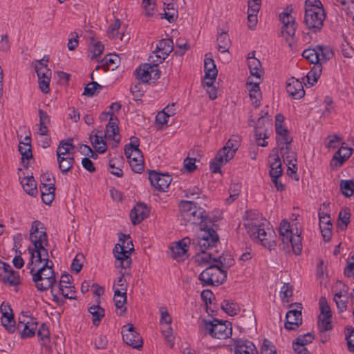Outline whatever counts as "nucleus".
Segmentation results:
<instances>
[{
	"label": "nucleus",
	"instance_id": "26",
	"mask_svg": "<svg viewBox=\"0 0 354 354\" xmlns=\"http://www.w3.org/2000/svg\"><path fill=\"white\" fill-rule=\"evenodd\" d=\"M37 326L38 322L35 320V322H30L28 324H23L20 328L19 326H16V330L19 332L21 339L30 338L35 336Z\"/></svg>",
	"mask_w": 354,
	"mask_h": 354
},
{
	"label": "nucleus",
	"instance_id": "12",
	"mask_svg": "<svg viewBox=\"0 0 354 354\" xmlns=\"http://www.w3.org/2000/svg\"><path fill=\"white\" fill-rule=\"evenodd\" d=\"M122 335L125 344L133 348L139 350L142 348V338L132 324H128L122 328Z\"/></svg>",
	"mask_w": 354,
	"mask_h": 354
},
{
	"label": "nucleus",
	"instance_id": "60",
	"mask_svg": "<svg viewBox=\"0 0 354 354\" xmlns=\"http://www.w3.org/2000/svg\"><path fill=\"white\" fill-rule=\"evenodd\" d=\"M69 144L65 142V140H62L59 142L58 148L57 149V158H64V156L69 153L70 149L68 147Z\"/></svg>",
	"mask_w": 354,
	"mask_h": 354
},
{
	"label": "nucleus",
	"instance_id": "61",
	"mask_svg": "<svg viewBox=\"0 0 354 354\" xmlns=\"http://www.w3.org/2000/svg\"><path fill=\"white\" fill-rule=\"evenodd\" d=\"M35 68L38 80L50 78L51 71L49 68L39 66H35Z\"/></svg>",
	"mask_w": 354,
	"mask_h": 354
},
{
	"label": "nucleus",
	"instance_id": "7",
	"mask_svg": "<svg viewBox=\"0 0 354 354\" xmlns=\"http://www.w3.org/2000/svg\"><path fill=\"white\" fill-rule=\"evenodd\" d=\"M326 17L325 11L318 12L308 9L305 12L304 23L311 33L316 34L322 30Z\"/></svg>",
	"mask_w": 354,
	"mask_h": 354
},
{
	"label": "nucleus",
	"instance_id": "13",
	"mask_svg": "<svg viewBox=\"0 0 354 354\" xmlns=\"http://www.w3.org/2000/svg\"><path fill=\"white\" fill-rule=\"evenodd\" d=\"M254 239H258L261 245L270 250L274 248L277 245L276 234L273 229L264 227L259 230V232L254 236Z\"/></svg>",
	"mask_w": 354,
	"mask_h": 354
},
{
	"label": "nucleus",
	"instance_id": "64",
	"mask_svg": "<svg viewBox=\"0 0 354 354\" xmlns=\"http://www.w3.org/2000/svg\"><path fill=\"white\" fill-rule=\"evenodd\" d=\"M121 26V21L119 19H115L113 24H112L109 28V37L115 38L118 35V30Z\"/></svg>",
	"mask_w": 354,
	"mask_h": 354
},
{
	"label": "nucleus",
	"instance_id": "58",
	"mask_svg": "<svg viewBox=\"0 0 354 354\" xmlns=\"http://www.w3.org/2000/svg\"><path fill=\"white\" fill-rule=\"evenodd\" d=\"M280 295L283 301L288 302V297L292 295V286L290 283H284L281 288Z\"/></svg>",
	"mask_w": 354,
	"mask_h": 354
},
{
	"label": "nucleus",
	"instance_id": "14",
	"mask_svg": "<svg viewBox=\"0 0 354 354\" xmlns=\"http://www.w3.org/2000/svg\"><path fill=\"white\" fill-rule=\"evenodd\" d=\"M302 324L301 310L292 309L287 312L284 327L288 330H297Z\"/></svg>",
	"mask_w": 354,
	"mask_h": 354
},
{
	"label": "nucleus",
	"instance_id": "20",
	"mask_svg": "<svg viewBox=\"0 0 354 354\" xmlns=\"http://www.w3.org/2000/svg\"><path fill=\"white\" fill-rule=\"evenodd\" d=\"M280 20L283 24L281 32L293 37L297 28L295 19L288 12H282L279 15Z\"/></svg>",
	"mask_w": 354,
	"mask_h": 354
},
{
	"label": "nucleus",
	"instance_id": "49",
	"mask_svg": "<svg viewBox=\"0 0 354 354\" xmlns=\"http://www.w3.org/2000/svg\"><path fill=\"white\" fill-rule=\"evenodd\" d=\"M37 336L41 340V344L45 346L50 340V331L46 324L42 323L37 330Z\"/></svg>",
	"mask_w": 354,
	"mask_h": 354
},
{
	"label": "nucleus",
	"instance_id": "31",
	"mask_svg": "<svg viewBox=\"0 0 354 354\" xmlns=\"http://www.w3.org/2000/svg\"><path fill=\"white\" fill-rule=\"evenodd\" d=\"M195 212L194 214H192L190 216L191 219H193V221H187L192 225L201 224V226L203 225V223L206 221L208 218V215L207 214L205 210L202 207H195V208L192 211Z\"/></svg>",
	"mask_w": 354,
	"mask_h": 354
},
{
	"label": "nucleus",
	"instance_id": "27",
	"mask_svg": "<svg viewBox=\"0 0 354 354\" xmlns=\"http://www.w3.org/2000/svg\"><path fill=\"white\" fill-rule=\"evenodd\" d=\"M247 86L249 90L250 97L252 100V104L255 108H258L260 106L261 99L259 82L253 83L247 82Z\"/></svg>",
	"mask_w": 354,
	"mask_h": 354
},
{
	"label": "nucleus",
	"instance_id": "57",
	"mask_svg": "<svg viewBox=\"0 0 354 354\" xmlns=\"http://www.w3.org/2000/svg\"><path fill=\"white\" fill-rule=\"evenodd\" d=\"M142 82H139L136 84L132 85L131 87V92L133 96V99L136 101L141 100V97L143 95L144 91L142 89Z\"/></svg>",
	"mask_w": 354,
	"mask_h": 354
},
{
	"label": "nucleus",
	"instance_id": "51",
	"mask_svg": "<svg viewBox=\"0 0 354 354\" xmlns=\"http://www.w3.org/2000/svg\"><path fill=\"white\" fill-rule=\"evenodd\" d=\"M213 261L217 263L222 268H229L234 263V260L231 255H221L218 258H214Z\"/></svg>",
	"mask_w": 354,
	"mask_h": 354
},
{
	"label": "nucleus",
	"instance_id": "48",
	"mask_svg": "<svg viewBox=\"0 0 354 354\" xmlns=\"http://www.w3.org/2000/svg\"><path fill=\"white\" fill-rule=\"evenodd\" d=\"M2 281L4 283H8L10 286H16L20 284V276L19 272L12 270L9 273L5 274Z\"/></svg>",
	"mask_w": 354,
	"mask_h": 354
},
{
	"label": "nucleus",
	"instance_id": "34",
	"mask_svg": "<svg viewBox=\"0 0 354 354\" xmlns=\"http://www.w3.org/2000/svg\"><path fill=\"white\" fill-rule=\"evenodd\" d=\"M247 60L251 75L260 78L263 71L261 62L254 57H248Z\"/></svg>",
	"mask_w": 354,
	"mask_h": 354
},
{
	"label": "nucleus",
	"instance_id": "23",
	"mask_svg": "<svg viewBox=\"0 0 354 354\" xmlns=\"http://www.w3.org/2000/svg\"><path fill=\"white\" fill-rule=\"evenodd\" d=\"M113 300L115 306L117 309H120L119 315H123L126 311L127 308L124 305L127 303V287L122 288L121 290L116 289L114 291Z\"/></svg>",
	"mask_w": 354,
	"mask_h": 354
},
{
	"label": "nucleus",
	"instance_id": "2",
	"mask_svg": "<svg viewBox=\"0 0 354 354\" xmlns=\"http://www.w3.org/2000/svg\"><path fill=\"white\" fill-rule=\"evenodd\" d=\"M200 331L204 335H209L212 337L218 339H225L232 334L231 322L214 318L207 321L203 319L200 324Z\"/></svg>",
	"mask_w": 354,
	"mask_h": 354
},
{
	"label": "nucleus",
	"instance_id": "42",
	"mask_svg": "<svg viewBox=\"0 0 354 354\" xmlns=\"http://www.w3.org/2000/svg\"><path fill=\"white\" fill-rule=\"evenodd\" d=\"M164 18L166 19L169 23L174 22L178 16V10L175 7L174 3H169L166 4L164 8Z\"/></svg>",
	"mask_w": 354,
	"mask_h": 354
},
{
	"label": "nucleus",
	"instance_id": "17",
	"mask_svg": "<svg viewBox=\"0 0 354 354\" xmlns=\"http://www.w3.org/2000/svg\"><path fill=\"white\" fill-rule=\"evenodd\" d=\"M149 209L145 204L142 203H137L130 212L132 224L136 225L140 223L149 216Z\"/></svg>",
	"mask_w": 354,
	"mask_h": 354
},
{
	"label": "nucleus",
	"instance_id": "25",
	"mask_svg": "<svg viewBox=\"0 0 354 354\" xmlns=\"http://www.w3.org/2000/svg\"><path fill=\"white\" fill-rule=\"evenodd\" d=\"M195 207H196V203L193 201H181L179 203V211L180 213V216L183 220L185 221H193L190 218V215L194 214V212H192Z\"/></svg>",
	"mask_w": 354,
	"mask_h": 354
},
{
	"label": "nucleus",
	"instance_id": "37",
	"mask_svg": "<svg viewBox=\"0 0 354 354\" xmlns=\"http://www.w3.org/2000/svg\"><path fill=\"white\" fill-rule=\"evenodd\" d=\"M322 67L321 64H318L313 65V68L306 75L307 82L310 86H313L317 82L322 74Z\"/></svg>",
	"mask_w": 354,
	"mask_h": 354
},
{
	"label": "nucleus",
	"instance_id": "53",
	"mask_svg": "<svg viewBox=\"0 0 354 354\" xmlns=\"http://www.w3.org/2000/svg\"><path fill=\"white\" fill-rule=\"evenodd\" d=\"M311 9L313 11H325L324 6L320 0H306L305 1V11Z\"/></svg>",
	"mask_w": 354,
	"mask_h": 354
},
{
	"label": "nucleus",
	"instance_id": "38",
	"mask_svg": "<svg viewBox=\"0 0 354 354\" xmlns=\"http://www.w3.org/2000/svg\"><path fill=\"white\" fill-rule=\"evenodd\" d=\"M221 309L230 316L236 315L240 311L238 304L231 300H223Z\"/></svg>",
	"mask_w": 354,
	"mask_h": 354
},
{
	"label": "nucleus",
	"instance_id": "11",
	"mask_svg": "<svg viewBox=\"0 0 354 354\" xmlns=\"http://www.w3.org/2000/svg\"><path fill=\"white\" fill-rule=\"evenodd\" d=\"M174 50V42L171 39H162L158 41L156 49L149 56L150 62H162Z\"/></svg>",
	"mask_w": 354,
	"mask_h": 354
},
{
	"label": "nucleus",
	"instance_id": "55",
	"mask_svg": "<svg viewBox=\"0 0 354 354\" xmlns=\"http://www.w3.org/2000/svg\"><path fill=\"white\" fill-rule=\"evenodd\" d=\"M171 177L165 174H162L158 185L157 189L161 192H165L171 182Z\"/></svg>",
	"mask_w": 354,
	"mask_h": 354
},
{
	"label": "nucleus",
	"instance_id": "41",
	"mask_svg": "<svg viewBox=\"0 0 354 354\" xmlns=\"http://www.w3.org/2000/svg\"><path fill=\"white\" fill-rule=\"evenodd\" d=\"M223 162H225V156H223V153L219 151L210 162L209 169L214 174L221 173V167Z\"/></svg>",
	"mask_w": 354,
	"mask_h": 354
},
{
	"label": "nucleus",
	"instance_id": "63",
	"mask_svg": "<svg viewBox=\"0 0 354 354\" xmlns=\"http://www.w3.org/2000/svg\"><path fill=\"white\" fill-rule=\"evenodd\" d=\"M91 59H94L95 58H97L98 56H100L103 50H104V46L100 42V41H96V42H94L92 45V47H91Z\"/></svg>",
	"mask_w": 354,
	"mask_h": 354
},
{
	"label": "nucleus",
	"instance_id": "33",
	"mask_svg": "<svg viewBox=\"0 0 354 354\" xmlns=\"http://www.w3.org/2000/svg\"><path fill=\"white\" fill-rule=\"evenodd\" d=\"M205 55L204 62L205 77H211V79H216L218 73L214 61L211 57H207Z\"/></svg>",
	"mask_w": 354,
	"mask_h": 354
},
{
	"label": "nucleus",
	"instance_id": "54",
	"mask_svg": "<svg viewBox=\"0 0 354 354\" xmlns=\"http://www.w3.org/2000/svg\"><path fill=\"white\" fill-rule=\"evenodd\" d=\"M319 307L321 311V316L326 319H330L332 317L330 307L328 304L327 300L325 297H322L319 299Z\"/></svg>",
	"mask_w": 354,
	"mask_h": 354
},
{
	"label": "nucleus",
	"instance_id": "44",
	"mask_svg": "<svg viewBox=\"0 0 354 354\" xmlns=\"http://www.w3.org/2000/svg\"><path fill=\"white\" fill-rule=\"evenodd\" d=\"M339 187L342 194L346 197L354 195V181L353 180H342Z\"/></svg>",
	"mask_w": 354,
	"mask_h": 354
},
{
	"label": "nucleus",
	"instance_id": "46",
	"mask_svg": "<svg viewBox=\"0 0 354 354\" xmlns=\"http://www.w3.org/2000/svg\"><path fill=\"white\" fill-rule=\"evenodd\" d=\"M102 88V85L99 84L96 82L92 81L91 82L87 84V85L84 87L82 95L87 97H93L94 95H97L100 92Z\"/></svg>",
	"mask_w": 354,
	"mask_h": 354
},
{
	"label": "nucleus",
	"instance_id": "3",
	"mask_svg": "<svg viewBox=\"0 0 354 354\" xmlns=\"http://www.w3.org/2000/svg\"><path fill=\"white\" fill-rule=\"evenodd\" d=\"M218 241V234L212 226L204 224L197 236L192 239V245L196 251L203 252L216 247Z\"/></svg>",
	"mask_w": 354,
	"mask_h": 354
},
{
	"label": "nucleus",
	"instance_id": "45",
	"mask_svg": "<svg viewBox=\"0 0 354 354\" xmlns=\"http://www.w3.org/2000/svg\"><path fill=\"white\" fill-rule=\"evenodd\" d=\"M19 151L21 155V162L24 167L27 168L28 167V162H26V160H28L30 158H32L30 147L24 146V142H20L19 145Z\"/></svg>",
	"mask_w": 354,
	"mask_h": 354
},
{
	"label": "nucleus",
	"instance_id": "32",
	"mask_svg": "<svg viewBox=\"0 0 354 354\" xmlns=\"http://www.w3.org/2000/svg\"><path fill=\"white\" fill-rule=\"evenodd\" d=\"M21 184L23 186L24 191L32 196H35L37 194V184L33 176L24 177Z\"/></svg>",
	"mask_w": 354,
	"mask_h": 354
},
{
	"label": "nucleus",
	"instance_id": "40",
	"mask_svg": "<svg viewBox=\"0 0 354 354\" xmlns=\"http://www.w3.org/2000/svg\"><path fill=\"white\" fill-rule=\"evenodd\" d=\"M89 139L97 152L100 153L106 152L107 149L106 143L102 136H98L97 134L94 136L91 135Z\"/></svg>",
	"mask_w": 354,
	"mask_h": 354
},
{
	"label": "nucleus",
	"instance_id": "43",
	"mask_svg": "<svg viewBox=\"0 0 354 354\" xmlns=\"http://www.w3.org/2000/svg\"><path fill=\"white\" fill-rule=\"evenodd\" d=\"M351 213L348 208L342 209L338 216V226L342 230H345L350 222Z\"/></svg>",
	"mask_w": 354,
	"mask_h": 354
},
{
	"label": "nucleus",
	"instance_id": "8",
	"mask_svg": "<svg viewBox=\"0 0 354 354\" xmlns=\"http://www.w3.org/2000/svg\"><path fill=\"white\" fill-rule=\"evenodd\" d=\"M134 250L131 240L127 241L125 245L115 244L113 253L117 261H120L119 267L127 269L131 264V252Z\"/></svg>",
	"mask_w": 354,
	"mask_h": 354
},
{
	"label": "nucleus",
	"instance_id": "6",
	"mask_svg": "<svg viewBox=\"0 0 354 354\" xmlns=\"http://www.w3.org/2000/svg\"><path fill=\"white\" fill-rule=\"evenodd\" d=\"M140 140L137 137L132 136L131 142L125 145L124 154L127 156L131 169L135 173L140 174L144 169L143 156L139 149Z\"/></svg>",
	"mask_w": 354,
	"mask_h": 354
},
{
	"label": "nucleus",
	"instance_id": "50",
	"mask_svg": "<svg viewBox=\"0 0 354 354\" xmlns=\"http://www.w3.org/2000/svg\"><path fill=\"white\" fill-rule=\"evenodd\" d=\"M317 52L316 51L315 47L313 48H308L305 49L302 53V56L306 58L308 61L310 62V63L313 64L314 65L316 64H321L320 62H319Z\"/></svg>",
	"mask_w": 354,
	"mask_h": 354
},
{
	"label": "nucleus",
	"instance_id": "22",
	"mask_svg": "<svg viewBox=\"0 0 354 354\" xmlns=\"http://www.w3.org/2000/svg\"><path fill=\"white\" fill-rule=\"evenodd\" d=\"M39 188L43 202L46 205H50L54 200L55 195V183H50L48 185L46 183L41 182Z\"/></svg>",
	"mask_w": 354,
	"mask_h": 354
},
{
	"label": "nucleus",
	"instance_id": "29",
	"mask_svg": "<svg viewBox=\"0 0 354 354\" xmlns=\"http://www.w3.org/2000/svg\"><path fill=\"white\" fill-rule=\"evenodd\" d=\"M88 311L92 315L93 324L98 326L105 315V310L99 305H93L88 307Z\"/></svg>",
	"mask_w": 354,
	"mask_h": 354
},
{
	"label": "nucleus",
	"instance_id": "62",
	"mask_svg": "<svg viewBox=\"0 0 354 354\" xmlns=\"http://www.w3.org/2000/svg\"><path fill=\"white\" fill-rule=\"evenodd\" d=\"M318 326L320 332H325L332 328V324L330 319L321 317L319 316Z\"/></svg>",
	"mask_w": 354,
	"mask_h": 354
},
{
	"label": "nucleus",
	"instance_id": "15",
	"mask_svg": "<svg viewBox=\"0 0 354 354\" xmlns=\"http://www.w3.org/2000/svg\"><path fill=\"white\" fill-rule=\"evenodd\" d=\"M286 90L289 95L294 100H300L305 95V91L302 82L293 77L288 79Z\"/></svg>",
	"mask_w": 354,
	"mask_h": 354
},
{
	"label": "nucleus",
	"instance_id": "19",
	"mask_svg": "<svg viewBox=\"0 0 354 354\" xmlns=\"http://www.w3.org/2000/svg\"><path fill=\"white\" fill-rule=\"evenodd\" d=\"M106 132L104 137H108L109 139L113 140L115 142L114 145H113V147H116L121 139V136L119 133L118 119L117 117H113V115H111V118H109V122L106 124Z\"/></svg>",
	"mask_w": 354,
	"mask_h": 354
},
{
	"label": "nucleus",
	"instance_id": "59",
	"mask_svg": "<svg viewBox=\"0 0 354 354\" xmlns=\"http://www.w3.org/2000/svg\"><path fill=\"white\" fill-rule=\"evenodd\" d=\"M175 114V111H171V113H166L165 109L159 111L156 117V121L157 123L160 124H165L167 123L168 118Z\"/></svg>",
	"mask_w": 354,
	"mask_h": 354
},
{
	"label": "nucleus",
	"instance_id": "9",
	"mask_svg": "<svg viewBox=\"0 0 354 354\" xmlns=\"http://www.w3.org/2000/svg\"><path fill=\"white\" fill-rule=\"evenodd\" d=\"M160 63L150 62L140 66L136 70V78L141 80L142 83H147L149 80L154 82L160 77V71L158 69V64Z\"/></svg>",
	"mask_w": 354,
	"mask_h": 354
},
{
	"label": "nucleus",
	"instance_id": "24",
	"mask_svg": "<svg viewBox=\"0 0 354 354\" xmlns=\"http://www.w3.org/2000/svg\"><path fill=\"white\" fill-rule=\"evenodd\" d=\"M120 61V57L116 54H109L105 56L101 61L100 65L97 66L95 70L100 68H104L105 71L110 69L113 71L118 67V64Z\"/></svg>",
	"mask_w": 354,
	"mask_h": 354
},
{
	"label": "nucleus",
	"instance_id": "36",
	"mask_svg": "<svg viewBox=\"0 0 354 354\" xmlns=\"http://www.w3.org/2000/svg\"><path fill=\"white\" fill-rule=\"evenodd\" d=\"M218 50L222 53L227 52L230 46L229 35L224 31L218 32Z\"/></svg>",
	"mask_w": 354,
	"mask_h": 354
},
{
	"label": "nucleus",
	"instance_id": "52",
	"mask_svg": "<svg viewBox=\"0 0 354 354\" xmlns=\"http://www.w3.org/2000/svg\"><path fill=\"white\" fill-rule=\"evenodd\" d=\"M1 324L5 329L10 333H13L16 331V324L14 317V314H10L9 317L6 319H1Z\"/></svg>",
	"mask_w": 354,
	"mask_h": 354
},
{
	"label": "nucleus",
	"instance_id": "39",
	"mask_svg": "<svg viewBox=\"0 0 354 354\" xmlns=\"http://www.w3.org/2000/svg\"><path fill=\"white\" fill-rule=\"evenodd\" d=\"M58 167L61 172L64 174H67L73 167L75 158L73 156H68L57 158Z\"/></svg>",
	"mask_w": 354,
	"mask_h": 354
},
{
	"label": "nucleus",
	"instance_id": "10",
	"mask_svg": "<svg viewBox=\"0 0 354 354\" xmlns=\"http://www.w3.org/2000/svg\"><path fill=\"white\" fill-rule=\"evenodd\" d=\"M244 225L250 236L254 238L259 232V230L268 225V223L259 212L248 211L245 214Z\"/></svg>",
	"mask_w": 354,
	"mask_h": 354
},
{
	"label": "nucleus",
	"instance_id": "30",
	"mask_svg": "<svg viewBox=\"0 0 354 354\" xmlns=\"http://www.w3.org/2000/svg\"><path fill=\"white\" fill-rule=\"evenodd\" d=\"M272 151L275 153L276 157L274 159V162H272L270 165V176L271 178H280L283 173L281 160L278 156L277 149L274 148Z\"/></svg>",
	"mask_w": 354,
	"mask_h": 354
},
{
	"label": "nucleus",
	"instance_id": "16",
	"mask_svg": "<svg viewBox=\"0 0 354 354\" xmlns=\"http://www.w3.org/2000/svg\"><path fill=\"white\" fill-rule=\"evenodd\" d=\"M234 354H258V351L252 342L248 339H233Z\"/></svg>",
	"mask_w": 354,
	"mask_h": 354
},
{
	"label": "nucleus",
	"instance_id": "21",
	"mask_svg": "<svg viewBox=\"0 0 354 354\" xmlns=\"http://www.w3.org/2000/svg\"><path fill=\"white\" fill-rule=\"evenodd\" d=\"M192 245V240L189 237H185L181 240L175 242L174 245L170 248L171 255L174 259H177L185 254L189 247Z\"/></svg>",
	"mask_w": 354,
	"mask_h": 354
},
{
	"label": "nucleus",
	"instance_id": "5",
	"mask_svg": "<svg viewBox=\"0 0 354 354\" xmlns=\"http://www.w3.org/2000/svg\"><path fill=\"white\" fill-rule=\"evenodd\" d=\"M227 279V271L217 264H212L205 269L198 276L201 284L205 286H214L223 283Z\"/></svg>",
	"mask_w": 354,
	"mask_h": 354
},
{
	"label": "nucleus",
	"instance_id": "18",
	"mask_svg": "<svg viewBox=\"0 0 354 354\" xmlns=\"http://www.w3.org/2000/svg\"><path fill=\"white\" fill-rule=\"evenodd\" d=\"M241 138L238 136H232L225 145L220 150L223 156H225V162H228L235 155L236 151L240 146Z\"/></svg>",
	"mask_w": 354,
	"mask_h": 354
},
{
	"label": "nucleus",
	"instance_id": "56",
	"mask_svg": "<svg viewBox=\"0 0 354 354\" xmlns=\"http://www.w3.org/2000/svg\"><path fill=\"white\" fill-rule=\"evenodd\" d=\"M240 323L248 328L255 326L256 319L253 313H249L248 320L246 315H242L240 317Z\"/></svg>",
	"mask_w": 354,
	"mask_h": 354
},
{
	"label": "nucleus",
	"instance_id": "47",
	"mask_svg": "<svg viewBox=\"0 0 354 354\" xmlns=\"http://www.w3.org/2000/svg\"><path fill=\"white\" fill-rule=\"evenodd\" d=\"M73 279L72 276L68 273H64L61 276V279L58 284L59 292L61 293L65 298L69 299H73L75 296L69 295L68 292H65V290L63 288V283H70L71 280Z\"/></svg>",
	"mask_w": 354,
	"mask_h": 354
},
{
	"label": "nucleus",
	"instance_id": "35",
	"mask_svg": "<svg viewBox=\"0 0 354 354\" xmlns=\"http://www.w3.org/2000/svg\"><path fill=\"white\" fill-rule=\"evenodd\" d=\"M316 51L318 53L319 62L322 64L324 62H326L328 60L331 59L333 56V52L328 47L321 45H317L315 46Z\"/></svg>",
	"mask_w": 354,
	"mask_h": 354
},
{
	"label": "nucleus",
	"instance_id": "28",
	"mask_svg": "<svg viewBox=\"0 0 354 354\" xmlns=\"http://www.w3.org/2000/svg\"><path fill=\"white\" fill-rule=\"evenodd\" d=\"M351 151L346 147H341L336 151L333 158L332 166L340 167L351 156Z\"/></svg>",
	"mask_w": 354,
	"mask_h": 354
},
{
	"label": "nucleus",
	"instance_id": "1",
	"mask_svg": "<svg viewBox=\"0 0 354 354\" xmlns=\"http://www.w3.org/2000/svg\"><path fill=\"white\" fill-rule=\"evenodd\" d=\"M30 240L33 248H28L30 254L28 267L37 289L43 292L52 288L57 281L53 263L49 260L48 250L46 248L48 245L46 228L41 221H34L32 223Z\"/></svg>",
	"mask_w": 354,
	"mask_h": 354
},
{
	"label": "nucleus",
	"instance_id": "4",
	"mask_svg": "<svg viewBox=\"0 0 354 354\" xmlns=\"http://www.w3.org/2000/svg\"><path fill=\"white\" fill-rule=\"evenodd\" d=\"M279 235L284 251H289V244H290L295 254L299 255L301 253V237L299 234H293L292 230L290 229V223L286 220H283L280 224Z\"/></svg>",
	"mask_w": 354,
	"mask_h": 354
}]
</instances>
